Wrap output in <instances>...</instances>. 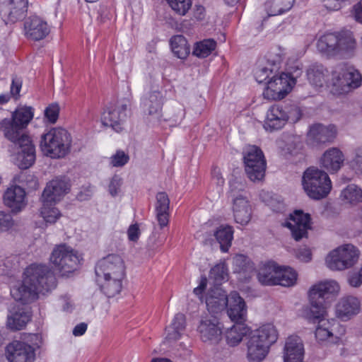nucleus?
Masks as SVG:
<instances>
[{
    "mask_svg": "<svg viewBox=\"0 0 362 362\" xmlns=\"http://www.w3.org/2000/svg\"><path fill=\"white\" fill-rule=\"evenodd\" d=\"M56 286V279L51 269L45 264H31L23 273L22 284L11 288V295L17 301L8 312L7 327L12 330H20L30 320V313L21 304L37 300L39 295H45Z\"/></svg>",
    "mask_w": 362,
    "mask_h": 362,
    "instance_id": "nucleus-1",
    "label": "nucleus"
},
{
    "mask_svg": "<svg viewBox=\"0 0 362 362\" xmlns=\"http://www.w3.org/2000/svg\"><path fill=\"white\" fill-rule=\"evenodd\" d=\"M25 129L9 118L0 121V131L17 148V153L12 156L15 164L21 169L29 168L35 160V146Z\"/></svg>",
    "mask_w": 362,
    "mask_h": 362,
    "instance_id": "nucleus-2",
    "label": "nucleus"
},
{
    "mask_svg": "<svg viewBox=\"0 0 362 362\" xmlns=\"http://www.w3.org/2000/svg\"><path fill=\"white\" fill-rule=\"evenodd\" d=\"M95 272L97 284L108 298L114 297L120 292L125 266L119 255L111 254L100 259Z\"/></svg>",
    "mask_w": 362,
    "mask_h": 362,
    "instance_id": "nucleus-3",
    "label": "nucleus"
},
{
    "mask_svg": "<svg viewBox=\"0 0 362 362\" xmlns=\"http://www.w3.org/2000/svg\"><path fill=\"white\" fill-rule=\"evenodd\" d=\"M300 315L310 323L317 324L315 334L320 341L339 344L346 333V328L336 320L325 318V307L302 308Z\"/></svg>",
    "mask_w": 362,
    "mask_h": 362,
    "instance_id": "nucleus-4",
    "label": "nucleus"
},
{
    "mask_svg": "<svg viewBox=\"0 0 362 362\" xmlns=\"http://www.w3.org/2000/svg\"><path fill=\"white\" fill-rule=\"evenodd\" d=\"M279 333L272 323L261 325L250 331L246 342V358L249 362H262L270 348L278 339Z\"/></svg>",
    "mask_w": 362,
    "mask_h": 362,
    "instance_id": "nucleus-5",
    "label": "nucleus"
},
{
    "mask_svg": "<svg viewBox=\"0 0 362 362\" xmlns=\"http://www.w3.org/2000/svg\"><path fill=\"white\" fill-rule=\"evenodd\" d=\"M71 134L62 127H53L42 134L40 148L47 157L58 159L64 158L71 149Z\"/></svg>",
    "mask_w": 362,
    "mask_h": 362,
    "instance_id": "nucleus-6",
    "label": "nucleus"
},
{
    "mask_svg": "<svg viewBox=\"0 0 362 362\" xmlns=\"http://www.w3.org/2000/svg\"><path fill=\"white\" fill-rule=\"evenodd\" d=\"M302 185L306 194L315 200L326 197L332 189L327 173L315 167L308 168L303 173Z\"/></svg>",
    "mask_w": 362,
    "mask_h": 362,
    "instance_id": "nucleus-7",
    "label": "nucleus"
},
{
    "mask_svg": "<svg viewBox=\"0 0 362 362\" xmlns=\"http://www.w3.org/2000/svg\"><path fill=\"white\" fill-rule=\"evenodd\" d=\"M362 76L354 67L346 64H339L332 72V92L335 95L349 93L359 87Z\"/></svg>",
    "mask_w": 362,
    "mask_h": 362,
    "instance_id": "nucleus-8",
    "label": "nucleus"
},
{
    "mask_svg": "<svg viewBox=\"0 0 362 362\" xmlns=\"http://www.w3.org/2000/svg\"><path fill=\"white\" fill-rule=\"evenodd\" d=\"M359 249L352 244H344L331 250L325 257L326 266L332 271H344L353 267L360 258Z\"/></svg>",
    "mask_w": 362,
    "mask_h": 362,
    "instance_id": "nucleus-9",
    "label": "nucleus"
},
{
    "mask_svg": "<svg viewBox=\"0 0 362 362\" xmlns=\"http://www.w3.org/2000/svg\"><path fill=\"white\" fill-rule=\"evenodd\" d=\"M301 111L298 106L272 105L267 112L264 128L267 132L282 129L286 123L297 122L301 117Z\"/></svg>",
    "mask_w": 362,
    "mask_h": 362,
    "instance_id": "nucleus-10",
    "label": "nucleus"
},
{
    "mask_svg": "<svg viewBox=\"0 0 362 362\" xmlns=\"http://www.w3.org/2000/svg\"><path fill=\"white\" fill-rule=\"evenodd\" d=\"M81 259L79 252L65 243L55 245L49 257L52 266L63 274L76 270Z\"/></svg>",
    "mask_w": 362,
    "mask_h": 362,
    "instance_id": "nucleus-11",
    "label": "nucleus"
},
{
    "mask_svg": "<svg viewBox=\"0 0 362 362\" xmlns=\"http://www.w3.org/2000/svg\"><path fill=\"white\" fill-rule=\"evenodd\" d=\"M296 83V78L289 73L279 72L274 74L266 82L263 96L269 100L284 99Z\"/></svg>",
    "mask_w": 362,
    "mask_h": 362,
    "instance_id": "nucleus-12",
    "label": "nucleus"
},
{
    "mask_svg": "<svg viewBox=\"0 0 362 362\" xmlns=\"http://www.w3.org/2000/svg\"><path fill=\"white\" fill-rule=\"evenodd\" d=\"M245 171L252 181H259L264 177L266 160L261 149L255 146H249L244 153Z\"/></svg>",
    "mask_w": 362,
    "mask_h": 362,
    "instance_id": "nucleus-13",
    "label": "nucleus"
},
{
    "mask_svg": "<svg viewBox=\"0 0 362 362\" xmlns=\"http://www.w3.org/2000/svg\"><path fill=\"white\" fill-rule=\"evenodd\" d=\"M340 291V286L335 280H326L313 285L309 291L310 305L303 308L325 307L324 302L330 297L336 296Z\"/></svg>",
    "mask_w": 362,
    "mask_h": 362,
    "instance_id": "nucleus-14",
    "label": "nucleus"
},
{
    "mask_svg": "<svg viewBox=\"0 0 362 362\" xmlns=\"http://www.w3.org/2000/svg\"><path fill=\"white\" fill-rule=\"evenodd\" d=\"M310 220L309 214L302 210H295L282 225L290 229L296 240H299L306 235L308 230L310 228Z\"/></svg>",
    "mask_w": 362,
    "mask_h": 362,
    "instance_id": "nucleus-15",
    "label": "nucleus"
},
{
    "mask_svg": "<svg viewBox=\"0 0 362 362\" xmlns=\"http://www.w3.org/2000/svg\"><path fill=\"white\" fill-rule=\"evenodd\" d=\"M201 339L204 342L216 344L222 336V325L219 320L214 316L202 317L197 327Z\"/></svg>",
    "mask_w": 362,
    "mask_h": 362,
    "instance_id": "nucleus-16",
    "label": "nucleus"
},
{
    "mask_svg": "<svg viewBox=\"0 0 362 362\" xmlns=\"http://www.w3.org/2000/svg\"><path fill=\"white\" fill-rule=\"evenodd\" d=\"M28 0H5L0 4V16L6 24L22 19L27 11Z\"/></svg>",
    "mask_w": 362,
    "mask_h": 362,
    "instance_id": "nucleus-17",
    "label": "nucleus"
},
{
    "mask_svg": "<svg viewBox=\"0 0 362 362\" xmlns=\"http://www.w3.org/2000/svg\"><path fill=\"white\" fill-rule=\"evenodd\" d=\"M233 196V212L235 222L242 226L247 225L252 217V207L246 196L245 192L236 194L230 185Z\"/></svg>",
    "mask_w": 362,
    "mask_h": 362,
    "instance_id": "nucleus-18",
    "label": "nucleus"
},
{
    "mask_svg": "<svg viewBox=\"0 0 362 362\" xmlns=\"http://www.w3.org/2000/svg\"><path fill=\"white\" fill-rule=\"evenodd\" d=\"M6 356L8 362H34L35 353L30 344L13 341L6 346Z\"/></svg>",
    "mask_w": 362,
    "mask_h": 362,
    "instance_id": "nucleus-19",
    "label": "nucleus"
},
{
    "mask_svg": "<svg viewBox=\"0 0 362 362\" xmlns=\"http://www.w3.org/2000/svg\"><path fill=\"white\" fill-rule=\"evenodd\" d=\"M305 348L302 339L291 334L286 338L282 349L283 362H303Z\"/></svg>",
    "mask_w": 362,
    "mask_h": 362,
    "instance_id": "nucleus-20",
    "label": "nucleus"
},
{
    "mask_svg": "<svg viewBox=\"0 0 362 362\" xmlns=\"http://www.w3.org/2000/svg\"><path fill=\"white\" fill-rule=\"evenodd\" d=\"M70 185L64 178H55L49 181L43 190L41 202L57 204L69 192Z\"/></svg>",
    "mask_w": 362,
    "mask_h": 362,
    "instance_id": "nucleus-21",
    "label": "nucleus"
},
{
    "mask_svg": "<svg viewBox=\"0 0 362 362\" xmlns=\"http://www.w3.org/2000/svg\"><path fill=\"white\" fill-rule=\"evenodd\" d=\"M361 311V301L354 296H345L339 299L335 305V315L341 321L346 322Z\"/></svg>",
    "mask_w": 362,
    "mask_h": 362,
    "instance_id": "nucleus-22",
    "label": "nucleus"
},
{
    "mask_svg": "<svg viewBox=\"0 0 362 362\" xmlns=\"http://www.w3.org/2000/svg\"><path fill=\"white\" fill-rule=\"evenodd\" d=\"M127 118V105H118L115 107H108L101 117L103 125L112 127L116 132L123 129V124Z\"/></svg>",
    "mask_w": 362,
    "mask_h": 362,
    "instance_id": "nucleus-23",
    "label": "nucleus"
},
{
    "mask_svg": "<svg viewBox=\"0 0 362 362\" xmlns=\"http://www.w3.org/2000/svg\"><path fill=\"white\" fill-rule=\"evenodd\" d=\"M3 201L5 206L13 213H19L27 205L25 192L23 188L18 185H12L5 191Z\"/></svg>",
    "mask_w": 362,
    "mask_h": 362,
    "instance_id": "nucleus-24",
    "label": "nucleus"
},
{
    "mask_svg": "<svg viewBox=\"0 0 362 362\" xmlns=\"http://www.w3.org/2000/svg\"><path fill=\"white\" fill-rule=\"evenodd\" d=\"M337 134V129L335 125L316 123L310 127L308 137L310 141L318 144L333 141Z\"/></svg>",
    "mask_w": 362,
    "mask_h": 362,
    "instance_id": "nucleus-25",
    "label": "nucleus"
},
{
    "mask_svg": "<svg viewBox=\"0 0 362 362\" xmlns=\"http://www.w3.org/2000/svg\"><path fill=\"white\" fill-rule=\"evenodd\" d=\"M24 31L28 38L38 41L48 35L50 27L42 18L38 16H32L25 21Z\"/></svg>",
    "mask_w": 362,
    "mask_h": 362,
    "instance_id": "nucleus-26",
    "label": "nucleus"
},
{
    "mask_svg": "<svg viewBox=\"0 0 362 362\" xmlns=\"http://www.w3.org/2000/svg\"><path fill=\"white\" fill-rule=\"evenodd\" d=\"M228 298L226 292L220 286L211 287L205 296L207 310L213 313L223 310L226 308Z\"/></svg>",
    "mask_w": 362,
    "mask_h": 362,
    "instance_id": "nucleus-27",
    "label": "nucleus"
},
{
    "mask_svg": "<svg viewBox=\"0 0 362 362\" xmlns=\"http://www.w3.org/2000/svg\"><path fill=\"white\" fill-rule=\"evenodd\" d=\"M344 156L343 153L335 147L329 148L322 156L320 165L330 173H337L343 165Z\"/></svg>",
    "mask_w": 362,
    "mask_h": 362,
    "instance_id": "nucleus-28",
    "label": "nucleus"
},
{
    "mask_svg": "<svg viewBox=\"0 0 362 362\" xmlns=\"http://www.w3.org/2000/svg\"><path fill=\"white\" fill-rule=\"evenodd\" d=\"M227 314L233 322L244 320L247 314V308L244 300L237 292H232L227 302Z\"/></svg>",
    "mask_w": 362,
    "mask_h": 362,
    "instance_id": "nucleus-29",
    "label": "nucleus"
},
{
    "mask_svg": "<svg viewBox=\"0 0 362 362\" xmlns=\"http://www.w3.org/2000/svg\"><path fill=\"white\" fill-rule=\"evenodd\" d=\"M141 104L146 113L154 119H160L163 104V95L160 92L157 90L149 92L142 99Z\"/></svg>",
    "mask_w": 362,
    "mask_h": 362,
    "instance_id": "nucleus-30",
    "label": "nucleus"
},
{
    "mask_svg": "<svg viewBox=\"0 0 362 362\" xmlns=\"http://www.w3.org/2000/svg\"><path fill=\"white\" fill-rule=\"evenodd\" d=\"M230 327L227 328L223 334L226 344L230 346H237L243 338L250 332V328L245 323L235 322Z\"/></svg>",
    "mask_w": 362,
    "mask_h": 362,
    "instance_id": "nucleus-31",
    "label": "nucleus"
},
{
    "mask_svg": "<svg viewBox=\"0 0 362 362\" xmlns=\"http://www.w3.org/2000/svg\"><path fill=\"white\" fill-rule=\"evenodd\" d=\"M337 55L343 57H351L354 54L357 43L351 31H342L338 33Z\"/></svg>",
    "mask_w": 362,
    "mask_h": 362,
    "instance_id": "nucleus-32",
    "label": "nucleus"
},
{
    "mask_svg": "<svg viewBox=\"0 0 362 362\" xmlns=\"http://www.w3.org/2000/svg\"><path fill=\"white\" fill-rule=\"evenodd\" d=\"M233 272L238 274L241 281H247L254 273L255 266L251 260L243 255H237L233 259Z\"/></svg>",
    "mask_w": 362,
    "mask_h": 362,
    "instance_id": "nucleus-33",
    "label": "nucleus"
},
{
    "mask_svg": "<svg viewBox=\"0 0 362 362\" xmlns=\"http://www.w3.org/2000/svg\"><path fill=\"white\" fill-rule=\"evenodd\" d=\"M185 325L186 320L185 315L177 313L174 316L170 325L165 329V342L170 344L180 339L181 336L184 334Z\"/></svg>",
    "mask_w": 362,
    "mask_h": 362,
    "instance_id": "nucleus-34",
    "label": "nucleus"
},
{
    "mask_svg": "<svg viewBox=\"0 0 362 362\" xmlns=\"http://www.w3.org/2000/svg\"><path fill=\"white\" fill-rule=\"evenodd\" d=\"M338 33H327L321 35L317 41V49L327 56H337Z\"/></svg>",
    "mask_w": 362,
    "mask_h": 362,
    "instance_id": "nucleus-35",
    "label": "nucleus"
},
{
    "mask_svg": "<svg viewBox=\"0 0 362 362\" xmlns=\"http://www.w3.org/2000/svg\"><path fill=\"white\" fill-rule=\"evenodd\" d=\"M279 265L273 262L263 264L259 268L257 278L263 285H275Z\"/></svg>",
    "mask_w": 362,
    "mask_h": 362,
    "instance_id": "nucleus-36",
    "label": "nucleus"
},
{
    "mask_svg": "<svg viewBox=\"0 0 362 362\" xmlns=\"http://www.w3.org/2000/svg\"><path fill=\"white\" fill-rule=\"evenodd\" d=\"M298 274L293 269L289 267L279 266L275 285L285 287L292 286L296 284Z\"/></svg>",
    "mask_w": 362,
    "mask_h": 362,
    "instance_id": "nucleus-37",
    "label": "nucleus"
},
{
    "mask_svg": "<svg viewBox=\"0 0 362 362\" xmlns=\"http://www.w3.org/2000/svg\"><path fill=\"white\" fill-rule=\"evenodd\" d=\"M293 2L294 0H267L265 10L269 16L281 15L289 11Z\"/></svg>",
    "mask_w": 362,
    "mask_h": 362,
    "instance_id": "nucleus-38",
    "label": "nucleus"
},
{
    "mask_svg": "<svg viewBox=\"0 0 362 362\" xmlns=\"http://www.w3.org/2000/svg\"><path fill=\"white\" fill-rule=\"evenodd\" d=\"M214 235L220 244L221 251L223 252H228L233 238V228L229 226H221L217 228Z\"/></svg>",
    "mask_w": 362,
    "mask_h": 362,
    "instance_id": "nucleus-39",
    "label": "nucleus"
},
{
    "mask_svg": "<svg viewBox=\"0 0 362 362\" xmlns=\"http://www.w3.org/2000/svg\"><path fill=\"white\" fill-rule=\"evenodd\" d=\"M340 197L345 203L356 205L362 202V188L354 184L349 185L341 191Z\"/></svg>",
    "mask_w": 362,
    "mask_h": 362,
    "instance_id": "nucleus-40",
    "label": "nucleus"
},
{
    "mask_svg": "<svg viewBox=\"0 0 362 362\" xmlns=\"http://www.w3.org/2000/svg\"><path fill=\"white\" fill-rule=\"evenodd\" d=\"M170 47L173 54L180 59H185L189 53L187 40L182 35H175L170 39Z\"/></svg>",
    "mask_w": 362,
    "mask_h": 362,
    "instance_id": "nucleus-41",
    "label": "nucleus"
},
{
    "mask_svg": "<svg viewBox=\"0 0 362 362\" xmlns=\"http://www.w3.org/2000/svg\"><path fill=\"white\" fill-rule=\"evenodd\" d=\"M34 116L33 109L31 107H21L17 108L10 118L24 129L27 127Z\"/></svg>",
    "mask_w": 362,
    "mask_h": 362,
    "instance_id": "nucleus-42",
    "label": "nucleus"
},
{
    "mask_svg": "<svg viewBox=\"0 0 362 362\" xmlns=\"http://www.w3.org/2000/svg\"><path fill=\"white\" fill-rule=\"evenodd\" d=\"M40 209V216L46 223L53 224L56 223L62 216L61 212L55 207L56 204L42 202Z\"/></svg>",
    "mask_w": 362,
    "mask_h": 362,
    "instance_id": "nucleus-43",
    "label": "nucleus"
},
{
    "mask_svg": "<svg viewBox=\"0 0 362 362\" xmlns=\"http://www.w3.org/2000/svg\"><path fill=\"white\" fill-rule=\"evenodd\" d=\"M216 47V42L213 39H206L197 42L193 49V54L199 58H205L211 54Z\"/></svg>",
    "mask_w": 362,
    "mask_h": 362,
    "instance_id": "nucleus-44",
    "label": "nucleus"
},
{
    "mask_svg": "<svg viewBox=\"0 0 362 362\" xmlns=\"http://www.w3.org/2000/svg\"><path fill=\"white\" fill-rule=\"evenodd\" d=\"M228 267L225 262H220L212 267L209 272V279L214 281V286H220L228 280Z\"/></svg>",
    "mask_w": 362,
    "mask_h": 362,
    "instance_id": "nucleus-45",
    "label": "nucleus"
},
{
    "mask_svg": "<svg viewBox=\"0 0 362 362\" xmlns=\"http://www.w3.org/2000/svg\"><path fill=\"white\" fill-rule=\"evenodd\" d=\"M325 68L320 64H313L308 69V78L311 84L322 86L325 81Z\"/></svg>",
    "mask_w": 362,
    "mask_h": 362,
    "instance_id": "nucleus-46",
    "label": "nucleus"
},
{
    "mask_svg": "<svg viewBox=\"0 0 362 362\" xmlns=\"http://www.w3.org/2000/svg\"><path fill=\"white\" fill-rule=\"evenodd\" d=\"M170 7L177 14L185 16L192 6V0H166Z\"/></svg>",
    "mask_w": 362,
    "mask_h": 362,
    "instance_id": "nucleus-47",
    "label": "nucleus"
},
{
    "mask_svg": "<svg viewBox=\"0 0 362 362\" xmlns=\"http://www.w3.org/2000/svg\"><path fill=\"white\" fill-rule=\"evenodd\" d=\"M15 225L12 216L3 211H0V233L8 231Z\"/></svg>",
    "mask_w": 362,
    "mask_h": 362,
    "instance_id": "nucleus-48",
    "label": "nucleus"
},
{
    "mask_svg": "<svg viewBox=\"0 0 362 362\" xmlns=\"http://www.w3.org/2000/svg\"><path fill=\"white\" fill-rule=\"evenodd\" d=\"M274 69L265 66L262 68H257L255 71L254 76L255 78V80L259 83H261L262 82H267V80L269 79V78L274 74Z\"/></svg>",
    "mask_w": 362,
    "mask_h": 362,
    "instance_id": "nucleus-49",
    "label": "nucleus"
},
{
    "mask_svg": "<svg viewBox=\"0 0 362 362\" xmlns=\"http://www.w3.org/2000/svg\"><path fill=\"white\" fill-rule=\"evenodd\" d=\"M170 200L165 192H158L156 195V212L168 211Z\"/></svg>",
    "mask_w": 362,
    "mask_h": 362,
    "instance_id": "nucleus-50",
    "label": "nucleus"
},
{
    "mask_svg": "<svg viewBox=\"0 0 362 362\" xmlns=\"http://www.w3.org/2000/svg\"><path fill=\"white\" fill-rule=\"evenodd\" d=\"M129 157L123 151H117L110 158V164L114 167H122L129 161Z\"/></svg>",
    "mask_w": 362,
    "mask_h": 362,
    "instance_id": "nucleus-51",
    "label": "nucleus"
},
{
    "mask_svg": "<svg viewBox=\"0 0 362 362\" xmlns=\"http://www.w3.org/2000/svg\"><path fill=\"white\" fill-rule=\"evenodd\" d=\"M59 113V106L57 103H52L45 110V116L47 120L54 124L57 122Z\"/></svg>",
    "mask_w": 362,
    "mask_h": 362,
    "instance_id": "nucleus-52",
    "label": "nucleus"
},
{
    "mask_svg": "<svg viewBox=\"0 0 362 362\" xmlns=\"http://www.w3.org/2000/svg\"><path fill=\"white\" fill-rule=\"evenodd\" d=\"M351 16L357 23L362 24V0L355 4L351 10Z\"/></svg>",
    "mask_w": 362,
    "mask_h": 362,
    "instance_id": "nucleus-53",
    "label": "nucleus"
},
{
    "mask_svg": "<svg viewBox=\"0 0 362 362\" xmlns=\"http://www.w3.org/2000/svg\"><path fill=\"white\" fill-rule=\"evenodd\" d=\"M21 88H22V80L17 76H13L12 78V82L11 84V89H10L11 95L17 98L18 96L19 95Z\"/></svg>",
    "mask_w": 362,
    "mask_h": 362,
    "instance_id": "nucleus-54",
    "label": "nucleus"
},
{
    "mask_svg": "<svg viewBox=\"0 0 362 362\" xmlns=\"http://www.w3.org/2000/svg\"><path fill=\"white\" fill-rule=\"evenodd\" d=\"M208 280L205 276H202L200 278L199 285L194 288V293L202 301L203 300V292L205 291L207 286Z\"/></svg>",
    "mask_w": 362,
    "mask_h": 362,
    "instance_id": "nucleus-55",
    "label": "nucleus"
},
{
    "mask_svg": "<svg viewBox=\"0 0 362 362\" xmlns=\"http://www.w3.org/2000/svg\"><path fill=\"white\" fill-rule=\"evenodd\" d=\"M349 284L352 287H359L362 284V273L361 270L358 272H354L349 275Z\"/></svg>",
    "mask_w": 362,
    "mask_h": 362,
    "instance_id": "nucleus-56",
    "label": "nucleus"
},
{
    "mask_svg": "<svg viewBox=\"0 0 362 362\" xmlns=\"http://www.w3.org/2000/svg\"><path fill=\"white\" fill-rule=\"evenodd\" d=\"M141 232L137 223L131 225L127 230L128 238L130 241L136 242L140 236Z\"/></svg>",
    "mask_w": 362,
    "mask_h": 362,
    "instance_id": "nucleus-57",
    "label": "nucleus"
},
{
    "mask_svg": "<svg viewBox=\"0 0 362 362\" xmlns=\"http://www.w3.org/2000/svg\"><path fill=\"white\" fill-rule=\"evenodd\" d=\"M122 185V180L119 176H114L109 185V192L112 196H115Z\"/></svg>",
    "mask_w": 362,
    "mask_h": 362,
    "instance_id": "nucleus-58",
    "label": "nucleus"
},
{
    "mask_svg": "<svg viewBox=\"0 0 362 362\" xmlns=\"http://www.w3.org/2000/svg\"><path fill=\"white\" fill-rule=\"evenodd\" d=\"M296 256L302 262H308L311 260L312 254L310 250L307 247H302L298 250Z\"/></svg>",
    "mask_w": 362,
    "mask_h": 362,
    "instance_id": "nucleus-59",
    "label": "nucleus"
},
{
    "mask_svg": "<svg viewBox=\"0 0 362 362\" xmlns=\"http://www.w3.org/2000/svg\"><path fill=\"white\" fill-rule=\"evenodd\" d=\"M156 217L159 225L161 228L166 226L168 223V211H158L156 212Z\"/></svg>",
    "mask_w": 362,
    "mask_h": 362,
    "instance_id": "nucleus-60",
    "label": "nucleus"
},
{
    "mask_svg": "<svg viewBox=\"0 0 362 362\" xmlns=\"http://www.w3.org/2000/svg\"><path fill=\"white\" fill-rule=\"evenodd\" d=\"M87 330V325L81 322L77 325L73 329V334L76 337L82 336Z\"/></svg>",
    "mask_w": 362,
    "mask_h": 362,
    "instance_id": "nucleus-61",
    "label": "nucleus"
},
{
    "mask_svg": "<svg viewBox=\"0 0 362 362\" xmlns=\"http://www.w3.org/2000/svg\"><path fill=\"white\" fill-rule=\"evenodd\" d=\"M212 176L214 180H216V183L218 185H222L224 183V179L223 178L218 168H214L212 171Z\"/></svg>",
    "mask_w": 362,
    "mask_h": 362,
    "instance_id": "nucleus-62",
    "label": "nucleus"
},
{
    "mask_svg": "<svg viewBox=\"0 0 362 362\" xmlns=\"http://www.w3.org/2000/svg\"><path fill=\"white\" fill-rule=\"evenodd\" d=\"M10 95L7 94L0 95V104H4L9 101Z\"/></svg>",
    "mask_w": 362,
    "mask_h": 362,
    "instance_id": "nucleus-63",
    "label": "nucleus"
},
{
    "mask_svg": "<svg viewBox=\"0 0 362 362\" xmlns=\"http://www.w3.org/2000/svg\"><path fill=\"white\" fill-rule=\"evenodd\" d=\"M151 362H172V361L167 358H153L151 361Z\"/></svg>",
    "mask_w": 362,
    "mask_h": 362,
    "instance_id": "nucleus-64",
    "label": "nucleus"
}]
</instances>
